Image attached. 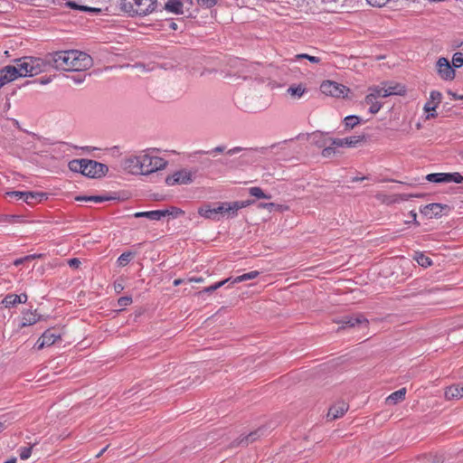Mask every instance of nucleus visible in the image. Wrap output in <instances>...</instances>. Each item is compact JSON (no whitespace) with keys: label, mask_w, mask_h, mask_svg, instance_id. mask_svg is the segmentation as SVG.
<instances>
[{"label":"nucleus","mask_w":463,"mask_h":463,"mask_svg":"<svg viewBox=\"0 0 463 463\" xmlns=\"http://www.w3.org/2000/svg\"><path fill=\"white\" fill-rule=\"evenodd\" d=\"M15 65H12L17 71L16 77L33 76L43 71L45 67L44 59L32 56H24L14 60Z\"/></svg>","instance_id":"f257e3e1"},{"label":"nucleus","mask_w":463,"mask_h":463,"mask_svg":"<svg viewBox=\"0 0 463 463\" xmlns=\"http://www.w3.org/2000/svg\"><path fill=\"white\" fill-rule=\"evenodd\" d=\"M72 55V50L60 51L48 53L44 57L45 66L49 65L56 70H63L70 71V64L75 59Z\"/></svg>","instance_id":"f03ea898"},{"label":"nucleus","mask_w":463,"mask_h":463,"mask_svg":"<svg viewBox=\"0 0 463 463\" xmlns=\"http://www.w3.org/2000/svg\"><path fill=\"white\" fill-rule=\"evenodd\" d=\"M156 7V0H122L121 9L125 12H134L146 15Z\"/></svg>","instance_id":"7ed1b4c3"},{"label":"nucleus","mask_w":463,"mask_h":463,"mask_svg":"<svg viewBox=\"0 0 463 463\" xmlns=\"http://www.w3.org/2000/svg\"><path fill=\"white\" fill-rule=\"evenodd\" d=\"M142 175H149L165 167L167 162L162 157L151 156L145 153L141 154Z\"/></svg>","instance_id":"20e7f679"},{"label":"nucleus","mask_w":463,"mask_h":463,"mask_svg":"<svg viewBox=\"0 0 463 463\" xmlns=\"http://www.w3.org/2000/svg\"><path fill=\"white\" fill-rule=\"evenodd\" d=\"M83 175L85 176L90 178H100L104 176L109 171V168L105 164L97 162L95 160L83 158Z\"/></svg>","instance_id":"39448f33"},{"label":"nucleus","mask_w":463,"mask_h":463,"mask_svg":"<svg viewBox=\"0 0 463 463\" xmlns=\"http://www.w3.org/2000/svg\"><path fill=\"white\" fill-rule=\"evenodd\" d=\"M320 90L325 95L335 98H345L350 91V90L345 85L331 80L323 81L320 85Z\"/></svg>","instance_id":"423d86ee"},{"label":"nucleus","mask_w":463,"mask_h":463,"mask_svg":"<svg viewBox=\"0 0 463 463\" xmlns=\"http://www.w3.org/2000/svg\"><path fill=\"white\" fill-rule=\"evenodd\" d=\"M71 56L75 59L73 60V61H71V64H70V71H86L92 65V58L83 52L72 50Z\"/></svg>","instance_id":"0eeeda50"},{"label":"nucleus","mask_w":463,"mask_h":463,"mask_svg":"<svg viewBox=\"0 0 463 463\" xmlns=\"http://www.w3.org/2000/svg\"><path fill=\"white\" fill-rule=\"evenodd\" d=\"M335 323L343 325L338 330L354 326L367 327L369 324L364 316L360 313L353 316H345L340 320L335 321Z\"/></svg>","instance_id":"6e6552de"},{"label":"nucleus","mask_w":463,"mask_h":463,"mask_svg":"<svg viewBox=\"0 0 463 463\" xmlns=\"http://www.w3.org/2000/svg\"><path fill=\"white\" fill-rule=\"evenodd\" d=\"M193 182V173L186 169H182L180 171L175 172L174 175L167 176L165 179V183L168 185L175 184H186Z\"/></svg>","instance_id":"1a4fd4ad"},{"label":"nucleus","mask_w":463,"mask_h":463,"mask_svg":"<svg viewBox=\"0 0 463 463\" xmlns=\"http://www.w3.org/2000/svg\"><path fill=\"white\" fill-rule=\"evenodd\" d=\"M122 167L130 174L142 175L141 155L125 158L122 162Z\"/></svg>","instance_id":"9d476101"},{"label":"nucleus","mask_w":463,"mask_h":463,"mask_svg":"<svg viewBox=\"0 0 463 463\" xmlns=\"http://www.w3.org/2000/svg\"><path fill=\"white\" fill-rule=\"evenodd\" d=\"M438 72L439 76L446 80H451L455 78V71L448 59L441 57L437 61Z\"/></svg>","instance_id":"9b49d317"},{"label":"nucleus","mask_w":463,"mask_h":463,"mask_svg":"<svg viewBox=\"0 0 463 463\" xmlns=\"http://www.w3.org/2000/svg\"><path fill=\"white\" fill-rule=\"evenodd\" d=\"M364 139V136H354V137H348L345 138H334L330 139L331 145L334 146H349L354 147L359 142L363 141Z\"/></svg>","instance_id":"f8f14e48"},{"label":"nucleus","mask_w":463,"mask_h":463,"mask_svg":"<svg viewBox=\"0 0 463 463\" xmlns=\"http://www.w3.org/2000/svg\"><path fill=\"white\" fill-rule=\"evenodd\" d=\"M449 209V206L441 203H430L420 209V213L429 218L438 217L442 210Z\"/></svg>","instance_id":"ddd939ff"},{"label":"nucleus","mask_w":463,"mask_h":463,"mask_svg":"<svg viewBox=\"0 0 463 463\" xmlns=\"http://www.w3.org/2000/svg\"><path fill=\"white\" fill-rule=\"evenodd\" d=\"M16 70L11 65H7L2 68L0 70V86L3 87L5 84L16 80Z\"/></svg>","instance_id":"4468645a"},{"label":"nucleus","mask_w":463,"mask_h":463,"mask_svg":"<svg viewBox=\"0 0 463 463\" xmlns=\"http://www.w3.org/2000/svg\"><path fill=\"white\" fill-rule=\"evenodd\" d=\"M348 410V405L344 402H340L335 405H333L327 413V418L329 420H333L335 419H338L342 417Z\"/></svg>","instance_id":"2eb2a0df"},{"label":"nucleus","mask_w":463,"mask_h":463,"mask_svg":"<svg viewBox=\"0 0 463 463\" xmlns=\"http://www.w3.org/2000/svg\"><path fill=\"white\" fill-rule=\"evenodd\" d=\"M27 298L28 297L25 293H23L21 295L8 294L5 297L2 303L5 305V307H11L20 303H25L27 301Z\"/></svg>","instance_id":"dca6fc26"},{"label":"nucleus","mask_w":463,"mask_h":463,"mask_svg":"<svg viewBox=\"0 0 463 463\" xmlns=\"http://www.w3.org/2000/svg\"><path fill=\"white\" fill-rule=\"evenodd\" d=\"M253 200H246V201H235L228 203V217H234L237 215V213L240 209L247 207L253 203Z\"/></svg>","instance_id":"f3484780"},{"label":"nucleus","mask_w":463,"mask_h":463,"mask_svg":"<svg viewBox=\"0 0 463 463\" xmlns=\"http://www.w3.org/2000/svg\"><path fill=\"white\" fill-rule=\"evenodd\" d=\"M442 94L439 91L433 90L430 92V100L425 104L424 109L426 112L434 111L437 105L440 103Z\"/></svg>","instance_id":"a211bd4d"},{"label":"nucleus","mask_w":463,"mask_h":463,"mask_svg":"<svg viewBox=\"0 0 463 463\" xmlns=\"http://www.w3.org/2000/svg\"><path fill=\"white\" fill-rule=\"evenodd\" d=\"M198 213L206 219H211L213 221L220 220L215 205L213 207H211L209 204L204 205L198 210Z\"/></svg>","instance_id":"6ab92c4d"},{"label":"nucleus","mask_w":463,"mask_h":463,"mask_svg":"<svg viewBox=\"0 0 463 463\" xmlns=\"http://www.w3.org/2000/svg\"><path fill=\"white\" fill-rule=\"evenodd\" d=\"M445 397L448 400L461 399L463 397V386L454 384L448 387L445 391Z\"/></svg>","instance_id":"aec40b11"},{"label":"nucleus","mask_w":463,"mask_h":463,"mask_svg":"<svg viewBox=\"0 0 463 463\" xmlns=\"http://www.w3.org/2000/svg\"><path fill=\"white\" fill-rule=\"evenodd\" d=\"M263 428H260L250 433H249L247 436H243L240 438V439L237 441V445H249L250 443H252L253 441L257 440L262 434H263Z\"/></svg>","instance_id":"412c9836"},{"label":"nucleus","mask_w":463,"mask_h":463,"mask_svg":"<svg viewBox=\"0 0 463 463\" xmlns=\"http://www.w3.org/2000/svg\"><path fill=\"white\" fill-rule=\"evenodd\" d=\"M40 319V316H38L35 312L31 310H27L23 312L22 323L20 327H25L28 326L34 325Z\"/></svg>","instance_id":"4be33fe9"},{"label":"nucleus","mask_w":463,"mask_h":463,"mask_svg":"<svg viewBox=\"0 0 463 463\" xmlns=\"http://www.w3.org/2000/svg\"><path fill=\"white\" fill-rule=\"evenodd\" d=\"M47 199V194L41 192H25L24 202L27 204H34L38 202Z\"/></svg>","instance_id":"5701e85b"},{"label":"nucleus","mask_w":463,"mask_h":463,"mask_svg":"<svg viewBox=\"0 0 463 463\" xmlns=\"http://www.w3.org/2000/svg\"><path fill=\"white\" fill-rule=\"evenodd\" d=\"M184 3L180 0H167L165 4V9L168 12L182 14Z\"/></svg>","instance_id":"b1692460"},{"label":"nucleus","mask_w":463,"mask_h":463,"mask_svg":"<svg viewBox=\"0 0 463 463\" xmlns=\"http://www.w3.org/2000/svg\"><path fill=\"white\" fill-rule=\"evenodd\" d=\"M43 338L45 339V344L47 346H51L53 345L57 340L61 339V334L57 332L54 328L47 329L43 334Z\"/></svg>","instance_id":"393cba45"},{"label":"nucleus","mask_w":463,"mask_h":463,"mask_svg":"<svg viewBox=\"0 0 463 463\" xmlns=\"http://www.w3.org/2000/svg\"><path fill=\"white\" fill-rule=\"evenodd\" d=\"M135 218L146 217L150 220H160L162 217H165V213H162L161 210H155L149 212H138L134 214Z\"/></svg>","instance_id":"a878e982"},{"label":"nucleus","mask_w":463,"mask_h":463,"mask_svg":"<svg viewBox=\"0 0 463 463\" xmlns=\"http://www.w3.org/2000/svg\"><path fill=\"white\" fill-rule=\"evenodd\" d=\"M375 99L376 95L374 93H369L364 99V102L370 105L369 111L372 114L377 113L382 108V104L375 101Z\"/></svg>","instance_id":"bb28decb"},{"label":"nucleus","mask_w":463,"mask_h":463,"mask_svg":"<svg viewBox=\"0 0 463 463\" xmlns=\"http://www.w3.org/2000/svg\"><path fill=\"white\" fill-rule=\"evenodd\" d=\"M406 394V389L402 388L394 392H392L391 395H389L386 399V402L388 404H396L397 402L404 400Z\"/></svg>","instance_id":"cd10ccee"},{"label":"nucleus","mask_w":463,"mask_h":463,"mask_svg":"<svg viewBox=\"0 0 463 463\" xmlns=\"http://www.w3.org/2000/svg\"><path fill=\"white\" fill-rule=\"evenodd\" d=\"M307 91V89L303 84H293L288 87L287 92L293 98L300 99L304 93Z\"/></svg>","instance_id":"c85d7f7f"},{"label":"nucleus","mask_w":463,"mask_h":463,"mask_svg":"<svg viewBox=\"0 0 463 463\" xmlns=\"http://www.w3.org/2000/svg\"><path fill=\"white\" fill-rule=\"evenodd\" d=\"M426 180L432 183H449L448 173H433L426 175Z\"/></svg>","instance_id":"c756f323"},{"label":"nucleus","mask_w":463,"mask_h":463,"mask_svg":"<svg viewBox=\"0 0 463 463\" xmlns=\"http://www.w3.org/2000/svg\"><path fill=\"white\" fill-rule=\"evenodd\" d=\"M66 5L71 7V8H72V9H75V10L89 12V13H91V14H99L101 12V10L99 8L89 7V6H86V5H78L75 2H71V1L67 2Z\"/></svg>","instance_id":"7c9ffc66"},{"label":"nucleus","mask_w":463,"mask_h":463,"mask_svg":"<svg viewBox=\"0 0 463 463\" xmlns=\"http://www.w3.org/2000/svg\"><path fill=\"white\" fill-rule=\"evenodd\" d=\"M112 197L103 195H92V196H78L77 201L94 202V203H104L111 200Z\"/></svg>","instance_id":"2f4dec72"},{"label":"nucleus","mask_w":463,"mask_h":463,"mask_svg":"<svg viewBox=\"0 0 463 463\" xmlns=\"http://www.w3.org/2000/svg\"><path fill=\"white\" fill-rule=\"evenodd\" d=\"M259 274H260V272L256 271V270L250 271L248 273H244L241 276L234 278L233 279H231V283L235 284V283H240L242 281L253 279H256L259 276Z\"/></svg>","instance_id":"473e14b6"},{"label":"nucleus","mask_w":463,"mask_h":463,"mask_svg":"<svg viewBox=\"0 0 463 463\" xmlns=\"http://www.w3.org/2000/svg\"><path fill=\"white\" fill-rule=\"evenodd\" d=\"M413 259L417 261L419 265L424 268H427L432 264V260L421 252H415Z\"/></svg>","instance_id":"72a5a7b5"},{"label":"nucleus","mask_w":463,"mask_h":463,"mask_svg":"<svg viewBox=\"0 0 463 463\" xmlns=\"http://www.w3.org/2000/svg\"><path fill=\"white\" fill-rule=\"evenodd\" d=\"M84 162L82 159H73L69 162V168L72 172L80 173L83 175Z\"/></svg>","instance_id":"f704fd0d"},{"label":"nucleus","mask_w":463,"mask_h":463,"mask_svg":"<svg viewBox=\"0 0 463 463\" xmlns=\"http://www.w3.org/2000/svg\"><path fill=\"white\" fill-rule=\"evenodd\" d=\"M232 279V278H229V279H226L224 280H222L220 282H217L210 287H207V288H204L202 291H199L197 294L198 295H202L203 293H213V291H215L216 289L220 288L221 287H222L223 285H225L226 283L230 282Z\"/></svg>","instance_id":"c9c22d12"},{"label":"nucleus","mask_w":463,"mask_h":463,"mask_svg":"<svg viewBox=\"0 0 463 463\" xmlns=\"http://www.w3.org/2000/svg\"><path fill=\"white\" fill-rule=\"evenodd\" d=\"M387 88L389 96L391 95H403L406 92L404 86L401 84H391Z\"/></svg>","instance_id":"e433bc0d"},{"label":"nucleus","mask_w":463,"mask_h":463,"mask_svg":"<svg viewBox=\"0 0 463 463\" xmlns=\"http://www.w3.org/2000/svg\"><path fill=\"white\" fill-rule=\"evenodd\" d=\"M360 123V118L354 115L347 116L344 119L346 129H352Z\"/></svg>","instance_id":"4c0bfd02"},{"label":"nucleus","mask_w":463,"mask_h":463,"mask_svg":"<svg viewBox=\"0 0 463 463\" xmlns=\"http://www.w3.org/2000/svg\"><path fill=\"white\" fill-rule=\"evenodd\" d=\"M134 256H135L134 252H131V251L124 252L118 257L117 262H118V266L124 267L131 261V260L133 259Z\"/></svg>","instance_id":"58836bf2"},{"label":"nucleus","mask_w":463,"mask_h":463,"mask_svg":"<svg viewBox=\"0 0 463 463\" xmlns=\"http://www.w3.org/2000/svg\"><path fill=\"white\" fill-rule=\"evenodd\" d=\"M249 194L251 195V196H254L256 198H259V199H270L271 198V195L270 194H266L265 193H263V191L261 190V188L260 187H250L249 189Z\"/></svg>","instance_id":"ea45409f"},{"label":"nucleus","mask_w":463,"mask_h":463,"mask_svg":"<svg viewBox=\"0 0 463 463\" xmlns=\"http://www.w3.org/2000/svg\"><path fill=\"white\" fill-rule=\"evenodd\" d=\"M162 213H165V216H173L175 218L181 214H184V211L177 207H170L169 209L161 210Z\"/></svg>","instance_id":"a19ab883"},{"label":"nucleus","mask_w":463,"mask_h":463,"mask_svg":"<svg viewBox=\"0 0 463 463\" xmlns=\"http://www.w3.org/2000/svg\"><path fill=\"white\" fill-rule=\"evenodd\" d=\"M218 212L219 217L227 215L228 216V203H214Z\"/></svg>","instance_id":"79ce46f5"},{"label":"nucleus","mask_w":463,"mask_h":463,"mask_svg":"<svg viewBox=\"0 0 463 463\" xmlns=\"http://www.w3.org/2000/svg\"><path fill=\"white\" fill-rule=\"evenodd\" d=\"M371 90H372L371 93H374L376 95V99L379 97H381V98L389 97V93H388L387 88L385 86L384 87H375Z\"/></svg>","instance_id":"37998d69"},{"label":"nucleus","mask_w":463,"mask_h":463,"mask_svg":"<svg viewBox=\"0 0 463 463\" xmlns=\"http://www.w3.org/2000/svg\"><path fill=\"white\" fill-rule=\"evenodd\" d=\"M452 64L455 68H460L463 65V54L461 52H456L453 55Z\"/></svg>","instance_id":"c03bdc74"},{"label":"nucleus","mask_w":463,"mask_h":463,"mask_svg":"<svg viewBox=\"0 0 463 463\" xmlns=\"http://www.w3.org/2000/svg\"><path fill=\"white\" fill-rule=\"evenodd\" d=\"M225 150V146H218L214 147L212 151H203V150H198L195 151L193 155H205V154H213V153H222Z\"/></svg>","instance_id":"a18cd8bd"},{"label":"nucleus","mask_w":463,"mask_h":463,"mask_svg":"<svg viewBox=\"0 0 463 463\" xmlns=\"http://www.w3.org/2000/svg\"><path fill=\"white\" fill-rule=\"evenodd\" d=\"M296 59L297 60H300V59H307L310 62H313V63H318L320 62V58L319 57H317V56H311V55H308V54H306V53H301V54H298L296 55Z\"/></svg>","instance_id":"49530a36"},{"label":"nucleus","mask_w":463,"mask_h":463,"mask_svg":"<svg viewBox=\"0 0 463 463\" xmlns=\"http://www.w3.org/2000/svg\"><path fill=\"white\" fill-rule=\"evenodd\" d=\"M448 175L449 183L454 182L457 184H460L463 182V176H461L459 173H448Z\"/></svg>","instance_id":"de8ad7c7"},{"label":"nucleus","mask_w":463,"mask_h":463,"mask_svg":"<svg viewBox=\"0 0 463 463\" xmlns=\"http://www.w3.org/2000/svg\"><path fill=\"white\" fill-rule=\"evenodd\" d=\"M6 196L10 197V198H14L17 200H20V199L24 200L25 192H20V191L7 192Z\"/></svg>","instance_id":"09e8293b"},{"label":"nucleus","mask_w":463,"mask_h":463,"mask_svg":"<svg viewBox=\"0 0 463 463\" xmlns=\"http://www.w3.org/2000/svg\"><path fill=\"white\" fill-rule=\"evenodd\" d=\"M32 454V447H23L20 449V458L23 460L29 458Z\"/></svg>","instance_id":"8fccbe9b"},{"label":"nucleus","mask_w":463,"mask_h":463,"mask_svg":"<svg viewBox=\"0 0 463 463\" xmlns=\"http://www.w3.org/2000/svg\"><path fill=\"white\" fill-rule=\"evenodd\" d=\"M197 4L205 8H211L214 6L218 0H196Z\"/></svg>","instance_id":"3c124183"},{"label":"nucleus","mask_w":463,"mask_h":463,"mask_svg":"<svg viewBox=\"0 0 463 463\" xmlns=\"http://www.w3.org/2000/svg\"><path fill=\"white\" fill-rule=\"evenodd\" d=\"M37 257H39V256H38V255H35V254H33V255H27V256H25V257H24V258H20V259L15 260L14 261V264L15 266H19V265H21V264H23V263H24V262H26V261H29V260H34V259H36Z\"/></svg>","instance_id":"603ef678"},{"label":"nucleus","mask_w":463,"mask_h":463,"mask_svg":"<svg viewBox=\"0 0 463 463\" xmlns=\"http://www.w3.org/2000/svg\"><path fill=\"white\" fill-rule=\"evenodd\" d=\"M0 433L4 431L7 426L11 423L9 420V417L7 415H3L0 417Z\"/></svg>","instance_id":"864d4df0"},{"label":"nucleus","mask_w":463,"mask_h":463,"mask_svg":"<svg viewBox=\"0 0 463 463\" xmlns=\"http://www.w3.org/2000/svg\"><path fill=\"white\" fill-rule=\"evenodd\" d=\"M131 303H132L131 297H127V296L121 297L118 300V305L119 307H127V306L130 305Z\"/></svg>","instance_id":"5fc2aeb1"},{"label":"nucleus","mask_w":463,"mask_h":463,"mask_svg":"<svg viewBox=\"0 0 463 463\" xmlns=\"http://www.w3.org/2000/svg\"><path fill=\"white\" fill-rule=\"evenodd\" d=\"M321 137H322L321 134H313V140H314L315 144L319 147L326 146V141L324 139H321Z\"/></svg>","instance_id":"6e6d98bb"},{"label":"nucleus","mask_w":463,"mask_h":463,"mask_svg":"<svg viewBox=\"0 0 463 463\" xmlns=\"http://www.w3.org/2000/svg\"><path fill=\"white\" fill-rule=\"evenodd\" d=\"M367 2L373 6L382 7L385 5L389 0H367Z\"/></svg>","instance_id":"4d7b16f0"},{"label":"nucleus","mask_w":463,"mask_h":463,"mask_svg":"<svg viewBox=\"0 0 463 463\" xmlns=\"http://www.w3.org/2000/svg\"><path fill=\"white\" fill-rule=\"evenodd\" d=\"M333 154H335V147L334 146H327V147H325L323 150H322V156L324 157H329L331 156Z\"/></svg>","instance_id":"13d9d810"},{"label":"nucleus","mask_w":463,"mask_h":463,"mask_svg":"<svg viewBox=\"0 0 463 463\" xmlns=\"http://www.w3.org/2000/svg\"><path fill=\"white\" fill-rule=\"evenodd\" d=\"M68 264L72 269H78L80 265V260L77 258L69 260Z\"/></svg>","instance_id":"bf43d9fd"},{"label":"nucleus","mask_w":463,"mask_h":463,"mask_svg":"<svg viewBox=\"0 0 463 463\" xmlns=\"http://www.w3.org/2000/svg\"><path fill=\"white\" fill-rule=\"evenodd\" d=\"M34 346L38 350H41V349L44 348L45 346H47V345L45 344V339L43 338V335L37 340Z\"/></svg>","instance_id":"052dcab7"},{"label":"nucleus","mask_w":463,"mask_h":463,"mask_svg":"<svg viewBox=\"0 0 463 463\" xmlns=\"http://www.w3.org/2000/svg\"><path fill=\"white\" fill-rule=\"evenodd\" d=\"M275 206L276 204L273 203H260L258 205L259 208H265L268 209L269 211H271L273 208H275Z\"/></svg>","instance_id":"680f3d73"},{"label":"nucleus","mask_w":463,"mask_h":463,"mask_svg":"<svg viewBox=\"0 0 463 463\" xmlns=\"http://www.w3.org/2000/svg\"><path fill=\"white\" fill-rule=\"evenodd\" d=\"M243 149H244V148H243V147H241V146H235V147H233V148L229 149V150L227 151V155H229V156H233V155H235V154H237V153L241 152Z\"/></svg>","instance_id":"e2e57ef3"},{"label":"nucleus","mask_w":463,"mask_h":463,"mask_svg":"<svg viewBox=\"0 0 463 463\" xmlns=\"http://www.w3.org/2000/svg\"><path fill=\"white\" fill-rule=\"evenodd\" d=\"M420 196H421L420 194H401L400 198L402 200H408L412 197H420Z\"/></svg>","instance_id":"0e129e2a"},{"label":"nucleus","mask_w":463,"mask_h":463,"mask_svg":"<svg viewBox=\"0 0 463 463\" xmlns=\"http://www.w3.org/2000/svg\"><path fill=\"white\" fill-rule=\"evenodd\" d=\"M443 458L441 456H433L430 463H442Z\"/></svg>","instance_id":"69168bd1"},{"label":"nucleus","mask_w":463,"mask_h":463,"mask_svg":"<svg viewBox=\"0 0 463 463\" xmlns=\"http://www.w3.org/2000/svg\"><path fill=\"white\" fill-rule=\"evenodd\" d=\"M410 215L412 217V222L419 225V222H417L416 218H417V213L414 212V211H411L410 212Z\"/></svg>","instance_id":"338daca9"},{"label":"nucleus","mask_w":463,"mask_h":463,"mask_svg":"<svg viewBox=\"0 0 463 463\" xmlns=\"http://www.w3.org/2000/svg\"><path fill=\"white\" fill-rule=\"evenodd\" d=\"M71 78L76 83H81L84 80V78L81 77L71 76Z\"/></svg>","instance_id":"774afa93"}]
</instances>
